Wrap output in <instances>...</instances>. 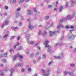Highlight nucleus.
Returning <instances> with one entry per match:
<instances>
[{"label": "nucleus", "mask_w": 76, "mask_h": 76, "mask_svg": "<svg viewBox=\"0 0 76 76\" xmlns=\"http://www.w3.org/2000/svg\"><path fill=\"white\" fill-rule=\"evenodd\" d=\"M68 6V3H67V2H66V4L65 5V7L66 8L67 7V6Z\"/></svg>", "instance_id": "nucleus-34"}, {"label": "nucleus", "mask_w": 76, "mask_h": 76, "mask_svg": "<svg viewBox=\"0 0 76 76\" xmlns=\"http://www.w3.org/2000/svg\"><path fill=\"white\" fill-rule=\"evenodd\" d=\"M45 57H46V56H45V55H43V58H45Z\"/></svg>", "instance_id": "nucleus-46"}, {"label": "nucleus", "mask_w": 76, "mask_h": 76, "mask_svg": "<svg viewBox=\"0 0 76 76\" xmlns=\"http://www.w3.org/2000/svg\"><path fill=\"white\" fill-rule=\"evenodd\" d=\"M21 63H18L17 64V66H21Z\"/></svg>", "instance_id": "nucleus-36"}, {"label": "nucleus", "mask_w": 76, "mask_h": 76, "mask_svg": "<svg viewBox=\"0 0 76 76\" xmlns=\"http://www.w3.org/2000/svg\"><path fill=\"white\" fill-rule=\"evenodd\" d=\"M48 43H49L48 40H46L44 44L45 45V47H48V52H50V51H51V48L52 47H51V46H50V45H48Z\"/></svg>", "instance_id": "nucleus-2"}, {"label": "nucleus", "mask_w": 76, "mask_h": 76, "mask_svg": "<svg viewBox=\"0 0 76 76\" xmlns=\"http://www.w3.org/2000/svg\"><path fill=\"white\" fill-rule=\"evenodd\" d=\"M20 16V14H19V12L16 13V18H18Z\"/></svg>", "instance_id": "nucleus-8"}, {"label": "nucleus", "mask_w": 76, "mask_h": 76, "mask_svg": "<svg viewBox=\"0 0 76 76\" xmlns=\"http://www.w3.org/2000/svg\"><path fill=\"white\" fill-rule=\"evenodd\" d=\"M4 56V54H1L0 55V57H3Z\"/></svg>", "instance_id": "nucleus-43"}, {"label": "nucleus", "mask_w": 76, "mask_h": 76, "mask_svg": "<svg viewBox=\"0 0 76 76\" xmlns=\"http://www.w3.org/2000/svg\"><path fill=\"white\" fill-rule=\"evenodd\" d=\"M34 53H32L30 55V57L32 58L33 57H34Z\"/></svg>", "instance_id": "nucleus-30"}, {"label": "nucleus", "mask_w": 76, "mask_h": 76, "mask_svg": "<svg viewBox=\"0 0 76 76\" xmlns=\"http://www.w3.org/2000/svg\"><path fill=\"white\" fill-rule=\"evenodd\" d=\"M66 29H68L69 28V26H66L65 27Z\"/></svg>", "instance_id": "nucleus-61"}, {"label": "nucleus", "mask_w": 76, "mask_h": 76, "mask_svg": "<svg viewBox=\"0 0 76 76\" xmlns=\"http://www.w3.org/2000/svg\"><path fill=\"white\" fill-rule=\"evenodd\" d=\"M19 44H20L19 43V42H16V45L17 46H19Z\"/></svg>", "instance_id": "nucleus-33"}, {"label": "nucleus", "mask_w": 76, "mask_h": 76, "mask_svg": "<svg viewBox=\"0 0 76 76\" xmlns=\"http://www.w3.org/2000/svg\"><path fill=\"white\" fill-rule=\"evenodd\" d=\"M75 36L73 35V34H72V33L70 34V36H69L68 37V38L69 39H70L72 38H73V37H75Z\"/></svg>", "instance_id": "nucleus-5"}, {"label": "nucleus", "mask_w": 76, "mask_h": 76, "mask_svg": "<svg viewBox=\"0 0 76 76\" xmlns=\"http://www.w3.org/2000/svg\"><path fill=\"white\" fill-rule=\"evenodd\" d=\"M28 22H30V21H31V20H30L29 19H28Z\"/></svg>", "instance_id": "nucleus-64"}, {"label": "nucleus", "mask_w": 76, "mask_h": 76, "mask_svg": "<svg viewBox=\"0 0 76 76\" xmlns=\"http://www.w3.org/2000/svg\"><path fill=\"white\" fill-rule=\"evenodd\" d=\"M28 15H31V14H32L31 13V10H28Z\"/></svg>", "instance_id": "nucleus-19"}, {"label": "nucleus", "mask_w": 76, "mask_h": 76, "mask_svg": "<svg viewBox=\"0 0 76 76\" xmlns=\"http://www.w3.org/2000/svg\"><path fill=\"white\" fill-rule=\"evenodd\" d=\"M16 45H15L13 46V47L14 48H16Z\"/></svg>", "instance_id": "nucleus-45"}, {"label": "nucleus", "mask_w": 76, "mask_h": 76, "mask_svg": "<svg viewBox=\"0 0 76 76\" xmlns=\"http://www.w3.org/2000/svg\"><path fill=\"white\" fill-rule=\"evenodd\" d=\"M4 15H5V16H6V15H7V13H4Z\"/></svg>", "instance_id": "nucleus-63"}, {"label": "nucleus", "mask_w": 76, "mask_h": 76, "mask_svg": "<svg viewBox=\"0 0 76 76\" xmlns=\"http://www.w3.org/2000/svg\"><path fill=\"white\" fill-rule=\"evenodd\" d=\"M20 38V36H18L17 37V39L18 40H19Z\"/></svg>", "instance_id": "nucleus-38"}, {"label": "nucleus", "mask_w": 76, "mask_h": 76, "mask_svg": "<svg viewBox=\"0 0 76 76\" xmlns=\"http://www.w3.org/2000/svg\"><path fill=\"white\" fill-rule=\"evenodd\" d=\"M9 51H10V52H12V51H13V49H10V50Z\"/></svg>", "instance_id": "nucleus-42"}, {"label": "nucleus", "mask_w": 76, "mask_h": 76, "mask_svg": "<svg viewBox=\"0 0 76 76\" xmlns=\"http://www.w3.org/2000/svg\"><path fill=\"white\" fill-rule=\"evenodd\" d=\"M9 70V69H8V68H7L5 69V71H7V70Z\"/></svg>", "instance_id": "nucleus-53"}, {"label": "nucleus", "mask_w": 76, "mask_h": 76, "mask_svg": "<svg viewBox=\"0 0 76 76\" xmlns=\"http://www.w3.org/2000/svg\"><path fill=\"white\" fill-rule=\"evenodd\" d=\"M74 52H76V48L74 49Z\"/></svg>", "instance_id": "nucleus-60"}, {"label": "nucleus", "mask_w": 76, "mask_h": 76, "mask_svg": "<svg viewBox=\"0 0 76 76\" xmlns=\"http://www.w3.org/2000/svg\"><path fill=\"white\" fill-rule=\"evenodd\" d=\"M58 44H59V43H57L54 45V46L56 47H57Z\"/></svg>", "instance_id": "nucleus-25"}, {"label": "nucleus", "mask_w": 76, "mask_h": 76, "mask_svg": "<svg viewBox=\"0 0 76 76\" xmlns=\"http://www.w3.org/2000/svg\"><path fill=\"white\" fill-rule=\"evenodd\" d=\"M54 10L55 11H57V8H55L54 9Z\"/></svg>", "instance_id": "nucleus-57"}, {"label": "nucleus", "mask_w": 76, "mask_h": 76, "mask_svg": "<svg viewBox=\"0 0 76 76\" xmlns=\"http://www.w3.org/2000/svg\"><path fill=\"white\" fill-rule=\"evenodd\" d=\"M44 34H43V35H47V33L45 31H44L43 32Z\"/></svg>", "instance_id": "nucleus-17"}, {"label": "nucleus", "mask_w": 76, "mask_h": 76, "mask_svg": "<svg viewBox=\"0 0 76 76\" xmlns=\"http://www.w3.org/2000/svg\"><path fill=\"white\" fill-rule=\"evenodd\" d=\"M20 9V8H18L16 10V11L17 12H18V11H19Z\"/></svg>", "instance_id": "nucleus-39"}, {"label": "nucleus", "mask_w": 76, "mask_h": 76, "mask_svg": "<svg viewBox=\"0 0 76 76\" xmlns=\"http://www.w3.org/2000/svg\"><path fill=\"white\" fill-rule=\"evenodd\" d=\"M24 69H22V71L23 72H24Z\"/></svg>", "instance_id": "nucleus-58"}, {"label": "nucleus", "mask_w": 76, "mask_h": 76, "mask_svg": "<svg viewBox=\"0 0 76 76\" xmlns=\"http://www.w3.org/2000/svg\"><path fill=\"white\" fill-rule=\"evenodd\" d=\"M10 1L11 3H15L16 0H10Z\"/></svg>", "instance_id": "nucleus-12"}, {"label": "nucleus", "mask_w": 76, "mask_h": 76, "mask_svg": "<svg viewBox=\"0 0 76 76\" xmlns=\"http://www.w3.org/2000/svg\"><path fill=\"white\" fill-rule=\"evenodd\" d=\"M70 3H71V6H73V0H71L70 1Z\"/></svg>", "instance_id": "nucleus-14"}, {"label": "nucleus", "mask_w": 76, "mask_h": 76, "mask_svg": "<svg viewBox=\"0 0 76 76\" xmlns=\"http://www.w3.org/2000/svg\"><path fill=\"white\" fill-rule=\"evenodd\" d=\"M61 26H63V25L62 24H61L60 25H59V26H58V29H60V27H61Z\"/></svg>", "instance_id": "nucleus-15"}, {"label": "nucleus", "mask_w": 76, "mask_h": 76, "mask_svg": "<svg viewBox=\"0 0 76 76\" xmlns=\"http://www.w3.org/2000/svg\"><path fill=\"white\" fill-rule=\"evenodd\" d=\"M38 34L39 35H42V31L39 30L38 31Z\"/></svg>", "instance_id": "nucleus-9"}, {"label": "nucleus", "mask_w": 76, "mask_h": 76, "mask_svg": "<svg viewBox=\"0 0 76 76\" xmlns=\"http://www.w3.org/2000/svg\"><path fill=\"white\" fill-rule=\"evenodd\" d=\"M1 67H3V66H4V65L2 64H1Z\"/></svg>", "instance_id": "nucleus-56"}, {"label": "nucleus", "mask_w": 76, "mask_h": 76, "mask_svg": "<svg viewBox=\"0 0 76 76\" xmlns=\"http://www.w3.org/2000/svg\"><path fill=\"white\" fill-rule=\"evenodd\" d=\"M5 25H8V22L7 20L5 21Z\"/></svg>", "instance_id": "nucleus-29"}, {"label": "nucleus", "mask_w": 76, "mask_h": 76, "mask_svg": "<svg viewBox=\"0 0 76 76\" xmlns=\"http://www.w3.org/2000/svg\"><path fill=\"white\" fill-rule=\"evenodd\" d=\"M17 57V56H14V60H15V59Z\"/></svg>", "instance_id": "nucleus-40"}, {"label": "nucleus", "mask_w": 76, "mask_h": 76, "mask_svg": "<svg viewBox=\"0 0 76 76\" xmlns=\"http://www.w3.org/2000/svg\"><path fill=\"white\" fill-rule=\"evenodd\" d=\"M22 48L20 46H19L18 49V50H22Z\"/></svg>", "instance_id": "nucleus-31"}, {"label": "nucleus", "mask_w": 76, "mask_h": 76, "mask_svg": "<svg viewBox=\"0 0 76 76\" xmlns=\"http://www.w3.org/2000/svg\"><path fill=\"white\" fill-rule=\"evenodd\" d=\"M7 53H5V54H4V57H7Z\"/></svg>", "instance_id": "nucleus-44"}, {"label": "nucleus", "mask_w": 76, "mask_h": 76, "mask_svg": "<svg viewBox=\"0 0 76 76\" xmlns=\"http://www.w3.org/2000/svg\"><path fill=\"white\" fill-rule=\"evenodd\" d=\"M4 9H5L6 10L8 9V7L7 6H5L4 7Z\"/></svg>", "instance_id": "nucleus-28"}, {"label": "nucleus", "mask_w": 76, "mask_h": 76, "mask_svg": "<svg viewBox=\"0 0 76 76\" xmlns=\"http://www.w3.org/2000/svg\"><path fill=\"white\" fill-rule=\"evenodd\" d=\"M28 70L29 72H31V69L30 68H28Z\"/></svg>", "instance_id": "nucleus-37"}, {"label": "nucleus", "mask_w": 76, "mask_h": 76, "mask_svg": "<svg viewBox=\"0 0 76 76\" xmlns=\"http://www.w3.org/2000/svg\"><path fill=\"white\" fill-rule=\"evenodd\" d=\"M33 62L34 63H36V61H35V60H34L33 61Z\"/></svg>", "instance_id": "nucleus-62"}, {"label": "nucleus", "mask_w": 76, "mask_h": 76, "mask_svg": "<svg viewBox=\"0 0 76 76\" xmlns=\"http://www.w3.org/2000/svg\"><path fill=\"white\" fill-rule=\"evenodd\" d=\"M28 28L30 29H33V26L31 25V22H29V24L28 25Z\"/></svg>", "instance_id": "nucleus-4"}, {"label": "nucleus", "mask_w": 76, "mask_h": 76, "mask_svg": "<svg viewBox=\"0 0 76 76\" xmlns=\"http://www.w3.org/2000/svg\"><path fill=\"white\" fill-rule=\"evenodd\" d=\"M41 26H42L41 25H40L38 26V27H39V28H41Z\"/></svg>", "instance_id": "nucleus-54"}, {"label": "nucleus", "mask_w": 76, "mask_h": 76, "mask_svg": "<svg viewBox=\"0 0 76 76\" xmlns=\"http://www.w3.org/2000/svg\"><path fill=\"white\" fill-rule=\"evenodd\" d=\"M63 6H61L59 9V12H61V10H62L63 9Z\"/></svg>", "instance_id": "nucleus-10"}, {"label": "nucleus", "mask_w": 76, "mask_h": 76, "mask_svg": "<svg viewBox=\"0 0 76 76\" xmlns=\"http://www.w3.org/2000/svg\"><path fill=\"white\" fill-rule=\"evenodd\" d=\"M10 72L11 73L10 75V76H13V75H12V73L14 72V69H11L10 70Z\"/></svg>", "instance_id": "nucleus-7"}, {"label": "nucleus", "mask_w": 76, "mask_h": 76, "mask_svg": "<svg viewBox=\"0 0 76 76\" xmlns=\"http://www.w3.org/2000/svg\"><path fill=\"white\" fill-rule=\"evenodd\" d=\"M26 36L27 38H29V37H30V35H29V34H26Z\"/></svg>", "instance_id": "nucleus-20"}, {"label": "nucleus", "mask_w": 76, "mask_h": 76, "mask_svg": "<svg viewBox=\"0 0 76 76\" xmlns=\"http://www.w3.org/2000/svg\"><path fill=\"white\" fill-rule=\"evenodd\" d=\"M52 63V62H49V65H50V64H51Z\"/></svg>", "instance_id": "nucleus-59"}, {"label": "nucleus", "mask_w": 76, "mask_h": 76, "mask_svg": "<svg viewBox=\"0 0 76 76\" xmlns=\"http://www.w3.org/2000/svg\"><path fill=\"white\" fill-rule=\"evenodd\" d=\"M15 37V36H11V38L10 39H14Z\"/></svg>", "instance_id": "nucleus-27"}, {"label": "nucleus", "mask_w": 76, "mask_h": 76, "mask_svg": "<svg viewBox=\"0 0 76 76\" xmlns=\"http://www.w3.org/2000/svg\"><path fill=\"white\" fill-rule=\"evenodd\" d=\"M48 18H49V16H46L45 17V19H48Z\"/></svg>", "instance_id": "nucleus-23"}, {"label": "nucleus", "mask_w": 76, "mask_h": 76, "mask_svg": "<svg viewBox=\"0 0 76 76\" xmlns=\"http://www.w3.org/2000/svg\"><path fill=\"white\" fill-rule=\"evenodd\" d=\"M70 66H75V65L74 64H70Z\"/></svg>", "instance_id": "nucleus-35"}, {"label": "nucleus", "mask_w": 76, "mask_h": 76, "mask_svg": "<svg viewBox=\"0 0 76 76\" xmlns=\"http://www.w3.org/2000/svg\"><path fill=\"white\" fill-rule=\"evenodd\" d=\"M0 73L1 76H3V75H4V74H3V72H2L1 71H0Z\"/></svg>", "instance_id": "nucleus-21"}, {"label": "nucleus", "mask_w": 76, "mask_h": 76, "mask_svg": "<svg viewBox=\"0 0 76 76\" xmlns=\"http://www.w3.org/2000/svg\"><path fill=\"white\" fill-rule=\"evenodd\" d=\"M64 75H67V74H69V72H64Z\"/></svg>", "instance_id": "nucleus-16"}, {"label": "nucleus", "mask_w": 76, "mask_h": 76, "mask_svg": "<svg viewBox=\"0 0 76 76\" xmlns=\"http://www.w3.org/2000/svg\"><path fill=\"white\" fill-rule=\"evenodd\" d=\"M37 48H38V49L39 50L41 49V48H40V47H39V46H38Z\"/></svg>", "instance_id": "nucleus-51"}, {"label": "nucleus", "mask_w": 76, "mask_h": 76, "mask_svg": "<svg viewBox=\"0 0 76 76\" xmlns=\"http://www.w3.org/2000/svg\"><path fill=\"white\" fill-rule=\"evenodd\" d=\"M70 28L71 29H73V26H70Z\"/></svg>", "instance_id": "nucleus-52"}, {"label": "nucleus", "mask_w": 76, "mask_h": 76, "mask_svg": "<svg viewBox=\"0 0 76 76\" xmlns=\"http://www.w3.org/2000/svg\"><path fill=\"white\" fill-rule=\"evenodd\" d=\"M54 58L55 59H60V56H54Z\"/></svg>", "instance_id": "nucleus-11"}, {"label": "nucleus", "mask_w": 76, "mask_h": 76, "mask_svg": "<svg viewBox=\"0 0 76 76\" xmlns=\"http://www.w3.org/2000/svg\"><path fill=\"white\" fill-rule=\"evenodd\" d=\"M18 57H19L20 58H23V56L20 55H18L17 56Z\"/></svg>", "instance_id": "nucleus-26"}, {"label": "nucleus", "mask_w": 76, "mask_h": 76, "mask_svg": "<svg viewBox=\"0 0 76 76\" xmlns=\"http://www.w3.org/2000/svg\"><path fill=\"white\" fill-rule=\"evenodd\" d=\"M75 12H74L72 14L71 16H70V15H68L67 17H66L65 18H63L60 21V23L63 22L64 20H66L67 19H72L73 17H75Z\"/></svg>", "instance_id": "nucleus-1"}, {"label": "nucleus", "mask_w": 76, "mask_h": 76, "mask_svg": "<svg viewBox=\"0 0 76 76\" xmlns=\"http://www.w3.org/2000/svg\"><path fill=\"white\" fill-rule=\"evenodd\" d=\"M50 33V37H53V35L55 34V32H53L52 31H49Z\"/></svg>", "instance_id": "nucleus-6"}, {"label": "nucleus", "mask_w": 76, "mask_h": 76, "mask_svg": "<svg viewBox=\"0 0 76 76\" xmlns=\"http://www.w3.org/2000/svg\"><path fill=\"white\" fill-rule=\"evenodd\" d=\"M34 12H36L37 10L36 9V8H34Z\"/></svg>", "instance_id": "nucleus-50"}, {"label": "nucleus", "mask_w": 76, "mask_h": 76, "mask_svg": "<svg viewBox=\"0 0 76 76\" xmlns=\"http://www.w3.org/2000/svg\"><path fill=\"white\" fill-rule=\"evenodd\" d=\"M23 1H24V0H20V1L19 2L20 3H22L23 2Z\"/></svg>", "instance_id": "nucleus-47"}, {"label": "nucleus", "mask_w": 76, "mask_h": 76, "mask_svg": "<svg viewBox=\"0 0 76 76\" xmlns=\"http://www.w3.org/2000/svg\"><path fill=\"white\" fill-rule=\"evenodd\" d=\"M42 71L43 73V74L45 76H48V75H50V73H49L50 70V69H48L47 70V72H48V74L45 73V71L44 69H42Z\"/></svg>", "instance_id": "nucleus-3"}, {"label": "nucleus", "mask_w": 76, "mask_h": 76, "mask_svg": "<svg viewBox=\"0 0 76 76\" xmlns=\"http://www.w3.org/2000/svg\"><path fill=\"white\" fill-rule=\"evenodd\" d=\"M48 7L49 9H50V8H51V7H52V5H48Z\"/></svg>", "instance_id": "nucleus-41"}, {"label": "nucleus", "mask_w": 76, "mask_h": 76, "mask_svg": "<svg viewBox=\"0 0 76 76\" xmlns=\"http://www.w3.org/2000/svg\"><path fill=\"white\" fill-rule=\"evenodd\" d=\"M19 26H21L22 25V23H19L18 24Z\"/></svg>", "instance_id": "nucleus-49"}, {"label": "nucleus", "mask_w": 76, "mask_h": 76, "mask_svg": "<svg viewBox=\"0 0 76 76\" xmlns=\"http://www.w3.org/2000/svg\"><path fill=\"white\" fill-rule=\"evenodd\" d=\"M11 29H18L19 28L16 27H11Z\"/></svg>", "instance_id": "nucleus-13"}, {"label": "nucleus", "mask_w": 76, "mask_h": 76, "mask_svg": "<svg viewBox=\"0 0 76 76\" xmlns=\"http://www.w3.org/2000/svg\"><path fill=\"white\" fill-rule=\"evenodd\" d=\"M63 38H64V36L63 35L60 38V40H63Z\"/></svg>", "instance_id": "nucleus-32"}, {"label": "nucleus", "mask_w": 76, "mask_h": 76, "mask_svg": "<svg viewBox=\"0 0 76 76\" xmlns=\"http://www.w3.org/2000/svg\"><path fill=\"white\" fill-rule=\"evenodd\" d=\"M4 23H3V24H2L1 26L2 28H3L4 27Z\"/></svg>", "instance_id": "nucleus-48"}, {"label": "nucleus", "mask_w": 76, "mask_h": 76, "mask_svg": "<svg viewBox=\"0 0 76 76\" xmlns=\"http://www.w3.org/2000/svg\"><path fill=\"white\" fill-rule=\"evenodd\" d=\"M4 63H6V60L5 59H4Z\"/></svg>", "instance_id": "nucleus-55"}, {"label": "nucleus", "mask_w": 76, "mask_h": 76, "mask_svg": "<svg viewBox=\"0 0 76 76\" xmlns=\"http://www.w3.org/2000/svg\"><path fill=\"white\" fill-rule=\"evenodd\" d=\"M68 74L71 75V76H73V73H72L70 72H68Z\"/></svg>", "instance_id": "nucleus-18"}, {"label": "nucleus", "mask_w": 76, "mask_h": 76, "mask_svg": "<svg viewBox=\"0 0 76 76\" xmlns=\"http://www.w3.org/2000/svg\"><path fill=\"white\" fill-rule=\"evenodd\" d=\"M7 36H8V34H6L4 35V38H6L7 37Z\"/></svg>", "instance_id": "nucleus-24"}, {"label": "nucleus", "mask_w": 76, "mask_h": 76, "mask_svg": "<svg viewBox=\"0 0 76 76\" xmlns=\"http://www.w3.org/2000/svg\"><path fill=\"white\" fill-rule=\"evenodd\" d=\"M28 42H29V43H30V44H33L34 43V42L33 41L29 42V41H28Z\"/></svg>", "instance_id": "nucleus-22"}]
</instances>
